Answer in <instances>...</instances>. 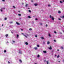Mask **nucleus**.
Segmentation results:
<instances>
[{
	"mask_svg": "<svg viewBox=\"0 0 64 64\" xmlns=\"http://www.w3.org/2000/svg\"><path fill=\"white\" fill-rule=\"evenodd\" d=\"M30 48H31V46H30Z\"/></svg>",
	"mask_w": 64,
	"mask_h": 64,
	"instance_id": "nucleus-61",
	"label": "nucleus"
},
{
	"mask_svg": "<svg viewBox=\"0 0 64 64\" xmlns=\"http://www.w3.org/2000/svg\"><path fill=\"white\" fill-rule=\"evenodd\" d=\"M37 47H39V45L38 44L37 46Z\"/></svg>",
	"mask_w": 64,
	"mask_h": 64,
	"instance_id": "nucleus-24",
	"label": "nucleus"
},
{
	"mask_svg": "<svg viewBox=\"0 0 64 64\" xmlns=\"http://www.w3.org/2000/svg\"><path fill=\"white\" fill-rule=\"evenodd\" d=\"M29 30H30V31L32 30V29L30 28L29 29Z\"/></svg>",
	"mask_w": 64,
	"mask_h": 64,
	"instance_id": "nucleus-30",
	"label": "nucleus"
},
{
	"mask_svg": "<svg viewBox=\"0 0 64 64\" xmlns=\"http://www.w3.org/2000/svg\"><path fill=\"white\" fill-rule=\"evenodd\" d=\"M8 64H10V62L9 61H8Z\"/></svg>",
	"mask_w": 64,
	"mask_h": 64,
	"instance_id": "nucleus-36",
	"label": "nucleus"
},
{
	"mask_svg": "<svg viewBox=\"0 0 64 64\" xmlns=\"http://www.w3.org/2000/svg\"><path fill=\"white\" fill-rule=\"evenodd\" d=\"M58 13L60 14L61 13V12L60 11H59L58 12Z\"/></svg>",
	"mask_w": 64,
	"mask_h": 64,
	"instance_id": "nucleus-15",
	"label": "nucleus"
},
{
	"mask_svg": "<svg viewBox=\"0 0 64 64\" xmlns=\"http://www.w3.org/2000/svg\"><path fill=\"white\" fill-rule=\"evenodd\" d=\"M47 44H50V42H47Z\"/></svg>",
	"mask_w": 64,
	"mask_h": 64,
	"instance_id": "nucleus-14",
	"label": "nucleus"
},
{
	"mask_svg": "<svg viewBox=\"0 0 64 64\" xmlns=\"http://www.w3.org/2000/svg\"><path fill=\"white\" fill-rule=\"evenodd\" d=\"M42 39H44V37H42L41 38Z\"/></svg>",
	"mask_w": 64,
	"mask_h": 64,
	"instance_id": "nucleus-19",
	"label": "nucleus"
},
{
	"mask_svg": "<svg viewBox=\"0 0 64 64\" xmlns=\"http://www.w3.org/2000/svg\"><path fill=\"white\" fill-rule=\"evenodd\" d=\"M4 20H7V18H4Z\"/></svg>",
	"mask_w": 64,
	"mask_h": 64,
	"instance_id": "nucleus-31",
	"label": "nucleus"
},
{
	"mask_svg": "<svg viewBox=\"0 0 64 64\" xmlns=\"http://www.w3.org/2000/svg\"><path fill=\"white\" fill-rule=\"evenodd\" d=\"M3 9H4V10H5V8H3Z\"/></svg>",
	"mask_w": 64,
	"mask_h": 64,
	"instance_id": "nucleus-41",
	"label": "nucleus"
},
{
	"mask_svg": "<svg viewBox=\"0 0 64 64\" xmlns=\"http://www.w3.org/2000/svg\"><path fill=\"white\" fill-rule=\"evenodd\" d=\"M57 56V55H55V56Z\"/></svg>",
	"mask_w": 64,
	"mask_h": 64,
	"instance_id": "nucleus-54",
	"label": "nucleus"
},
{
	"mask_svg": "<svg viewBox=\"0 0 64 64\" xmlns=\"http://www.w3.org/2000/svg\"><path fill=\"white\" fill-rule=\"evenodd\" d=\"M16 37H17V38H18V37H19V34H18L17 35Z\"/></svg>",
	"mask_w": 64,
	"mask_h": 64,
	"instance_id": "nucleus-8",
	"label": "nucleus"
},
{
	"mask_svg": "<svg viewBox=\"0 0 64 64\" xmlns=\"http://www.w3.org/2000/svg\"><path fill=\"white\" fill-rule=\"evenodd\" d=\"M48 36H49V37H51V35L49 33V34H48Z\"/></svg>",
	"mask_w": 64,
	"mask_h": 64,
	"instance_id": "nucleus-18",
	"label": "nucleus"
},
{
	"mask_svg": "<svg viewBox=\"0 0 64 64\" xmlns=\"http://www.w3.org/2000/svg\"><path fill=\"white\" fill-rule=\"evenodd\" d=\"M12 42L14 43H15V41H12Z\"/></svg>",
	"mask_w": 64,
	"mask_h": 64,
	"instance_id": "nucleus-40",
	"label": "nucleus"
},
{
	"mask_svg": "<svg viewBox=\"0 0 64 64\" xmlns=\"http://www.w3.org/2000/svg\"><path fill=\"white\" fill-rule=\"evenodd\" d=\"M28 18H31V16H28Z\"/></svg>",
	"mask_w": 64,
	"mask_h": 64,
	"instance_id": "nucleus-17",
	"label": "nucleus"
},
{
	"mask_svg": "<svg viewBox=\"0 0 64 64\" xmlns=\"http://www.w3.org/2000/svg\"><path fill=\"white\" fill-rule=\"evenodd\" d=\"M13 7H14V8L15 9V8H15V6H13Z\"/></svg>",
	"mask_w": 64,
	"mask_h": 64,
	"instance_id": "nucleus-34",
	"label": "nucleus"
},
{
	"mask_svg": "<svg viewBox=\"0 0 64 64\" xmlns=\"http://www.w3.org/2000/svg\"><path fill=\"white\" fill-rule=\"evenodd\" d=\"M57 51H59V50H58Z\"/></svg>",
	"mask_w": 64,
	"mask_h": 64,
	"instance_id": "nucleus-52",
	"label": "nucleus"
},
{
	"mask_svg": "<svg viewBox=\"0 0 64 64\" xmlns=\"http://www.w3.org/2000/svg\"><path fill=\"white\" fill-rule=\"evenodd\" d=\"M64 27V26H63Z\"/></svg>",
	"mask_w": 64,
	"mask_h": 64,
	"instance_id": "nucleus-63",
	"label": "nucleus"
},
{
	"mask_svg": "<svg viewBox=\"0 0 64 64\" xmlns=\"http://www.w3.org/2000/svg\"><path fill=\"white\" fill-rule=\"evenodd\" d=\"M2 1H3L4 2H5V0H2Z\"/></svg>",
	"mask_w": 64,
	"mask_h": 64,
	"instance_id": "nucleus-44",
	"label": "nucleus"
},
{
	"mask_svg": "<svg viewBox=\"0 0 64 64\" xmlns=\"http://www.w3.org/2000/svg\"><path fill=\"white\" fill-rule=\"evenodd\" d=\"M0 11L1 12H2V11H3V10H2V8L0 9Z\"/></svg>",
	"mask_w": 64,
	"mask_h": 64,
	"instance_id": "nucleus-16",
	"label": "nucleus"
},
{
	"mask_svg": "<svg viewBox=\"0 0 64 64\" xmlns=\"http://www.w3.org/2000/svg\"><path fill=\"white\" fill-rule=\"evenodd\" d=\"M27 6H28V4H26V5L25 6V7H27Z\"/></svg>",
	"mask_w": 64,
	"mask_h": 64,
	"instance_id": "nucleus-10",
	"label": "nucleus"
},
{
	"mask_svg": "<svg viewBox=\"0 0 64 64\" xmlns=\"http://www.w3.org/2000/svg\"><path fill=\"white\" fill-rule=\"evenodd\" d=\"M25 44L26 45H28V43L27 42H26L25 43Z\"/></svg>",
	"mask_w": 64,
	"mask_h": 64,
	"instance_id": "nucleus-6",
	"label": "nucleus"
},
{
	"mask_svg": "<svg viewBox=\"0 0 64 64\" xmlns=\"http://www.w3.org/2000/svg\"><path fill=\"white\" fill-rule=\"evenodd\" d=\"M44 61L45 62H46V60H45Z\"/></svg>",
	"mask_w": 64,
	"mask_h": 64,
	"instance_id": "nucleus-42",
	"label": "nucleus"
},
{
	"mask_svg": "<svg viewBox=\"0 0 64 64\" xmlns=\"http://www.w3.org/2000/svg\"><path fill=\"white\" fill-rule=\"evenodd\" d=\"M61 48L62 49H63V46H61Z\"/></svg>",
	"mask_w": 64,
	"mask_h": 64,
	"instance_id": "nucleus-20",
	"label": "nucleus"
},
{
	"mask_svg": "<svg viewBox=\"0 0 64 64\" xmlns=\"http://www.w3.org/2000/svg\"><path fill=\"white\" fill-rule=\"evenodd\" d=\"M52 20H54V18H52Z\"/></svg>",
	"mask_w": 64,
	"mask_h": 64,
	"instance_id": "nucleus-21",
	"label": "nucleus"
},
{
	"mask_svg": "<svg viewBox=\"0 0 64 64\" xmlns=\"http://www.w3.org/2000/svg\"><path fill=\"white\" fill-rule=\"evenodd\" d=\"M58 62H60V60H59V61H58Z\"/></svg>",
	"mask_w": 64,
	"mask_h": 64,
	"instance_id": "nucleus-49",
	"label": "nucleus"
},
{
	"mask_svg": "<svg viewBox=\"0 0 64 64\" xmlns=\"http://www.w3.org/2000/svg\"><path fill=\"white\" fill-rule=\"evenodd\" d=\"M40 57V55H39L38 54L37 56V57L38 58H39V57Z\"/></svg>",
	"mask_w": 64,
	"mask_h": 64,
	"instance_id": "nucleus-9",
	"label": "nucleus"
},
{
	"mask_svg": "<svg viewBox=\"0 0 64 64\" xmlns=\"http://www.w3.org/2000/svg\"><path fill=\"white\" fill-rule=\"evenodd\" d=\"M19 53L20 54H22V52H21V51H20Z\"/></svg>",
	"mask_w": 64,
	"mask_h": 64,
	"instance_id": "nucleus-25",
	"label": "nucleus"
},
{
	"mask_svg": "<svg viewBox=\"0 0 64 64\" xmlns=\"http://www.w3.org/2000/svg\"><path fill=\"white\" fill-rule=\"evenodd\" d=\"M21 30V31H23V29H22Z\"/></svg>",
	"mask_w": 64,
	"mask_h": 64,
	"instance_id": "nucleus-48",
	"label": "nucleus"
},
{
	"mask_svg": "<svg viewBox=\"0 0 64 64\" xmlns=\"http://www.w3.org/2000/svg\"><path fill=\"white\" fill-rule=\"evenodd\" d=\"M43 52L44 53H46L47 52H46V51H43Z\"/></svg>",
	"mask_w": 64,
	"mask_h": 64,
	"instance_id": "nucleus-4",
	"label": "nucleus"
},
{
	"mask_svg": "<svg viewBox=\"0 0 64 64\" xmlns=\"http://www.w3.org/2000/svg\"><path fill=\"white\" fill-rule=\"evenodd\" d=\"M48 26V25H47V24H46V27H47Z\"/></svg>",
	"mask_w": 64,
	"mask_h": 64,
	"instance_id": "nucleus-39",
	"label": "nucleus"
},
{
	"mask_svg": "<svg viewBox=\"0 0 64 64\" xmlns=\"http://www.w3.org/2000/svg\"><path fill=\"white\" fill-rule=\"evenodd\" d=\"M36 20H38V19H37V18H36Z\"/></svg>",
	"mask_w": 64,
	"mask_h": 64,
	"instance_id": "nucleus-46",
	"label": "nucleus"
},
{
	"mask_svg": "<svg viewBox=\"0 0 64 64\" xmlns=\"http://www.w3.org/2000/svg\"><path fill=\"white\" fill-rule=\"evenodd\" d=\"M22 5H23L24 4L23 3H22Z\"/></svg>",
	"mask_w": 64,
	"mask_h": 64,
	"instance_id": "nucleus-53",
	"label": "nucleus"
},
{
	"mask_svg": "<svg viewBox=\"0 0 64 64\" xmlns=\"http://www.w3.org/2000/svg\"><path fill=\"white\" fill-rule=\"evenodd\" d=\"M27 35H28V34H27Z\"/></svg>",
	"mask_w": 64,
	"mask_h": 64,
	"instance_id": "nucleus-62",
	"label": "nucleus"
},
{
	"mask_svg": "<svg viewBox=\"0 0 64 64\" xmlns=\"http://www.w3.org/2000/svg\"><path fill=\"white\" fill-rule=\"evenodd\" d=\"M28 12H30V13H31V11L30 10H28Z\"/></svg>",
	"mask_w": 64,
	"mask_h": 64,
	"instance_id": "nucleus-23",
	"label": "nucleus"
},
{
	"mask_svg": "<svg viewBox=\"0 0 64 64\" xmlns=\"http://www.w3.org/2000/svg\"><path fill=\"white\" fill-rule=\"evenodd\" d=\"M44 44L45 43V42H44Z\"/></svg>",
	"mask_w": 64,
	"mask_h": 64,
	"instance_id": "nucleus-59",
	"label": "nucleus"
},
{
	"mask_svg": "<svg viewBox=\"0 0 64 64\" xmlns=\"http://www.w3.org/2000/svg\"><path fill=\"white\" fill-rule=\"evenodd\" d=\"M12 23H13V22H10V24H11Z\"/></svg>",
	"mask_w": 64,
	"mask_h": 64,
	"instance_id": "nucleus-32",
	"label": "nucleus"
},
{
	"mask_svg": "<svg viewBox=\"0 0 64 64\" xmlns=\"http://www.w3.org/2000/svg\"><path fill=\"white\" fill-rule=\"evenodd\" d=\"M60 17L62 18H64V16H60Z\"/></svg>",
	"mask_w": 64,
	"mask_h": 64,
	"instance_id": "nucleus-5",
	"label": "nucleus"
},
{
	"mask_svg": "<svg viewBox=\"0 0 64 64\" xmlns=\"http://www.w3.org/2000/svg\"><path fill=\"white\" fill-rule=\"evenodd\" d=\"M48 7H51V6L50 4H48Z\"/></svg>",
	"mask_w": 64,
	"mask_h": 64,
	"instance_id": "nucleus-28",
	"label": "nucleus"
},
{
	"mask_svg": "<svg viewBox=\"0 0 64 64\" xmlns=\"http://www.w3.org/2000/svg\"><path fill=\"white\" fill-rule=\"evenodd\" d=\"M58 19L59 20H61V19L60 18H58Z\"/></svg>",
	"mask_w": 64,
	"mask_h": 64,
	"instance_id": "nucleus-45",
	"label": "nucleus"
},
{
	"mask_svg": "<svg viewBox=\"0 0 64 64\" xmlns=\"http://www.w3.org/2000/svg\"><path fill=\"white\" fill-rule=\"evenodd\" d=\"M12 33H13V32H12Z\"/></svg>",
	"mask_w": 64,
	"mask_h": 64,
	"instance_id": "nucleus-60",
	"label": "nucleus"
},
{
	"mask_svg": "<svg viewBox=\"0 0 64 64\" xmlns=\"http://www.w3.org/2000/svg\"><path fill=\"white\" fill-rule=\"evenodd\" d=\"M35 37H36V38H37V35H36L35 36Z\"/></svg>",
	"mask_w": 64,
	"mask_h": 64,
	"instance_id": "nucleus-37",
	"label": "nucleus"
},
{
	"mask_svg": "<svg viewBox=\"0 0 64 64\" xmlns=\"http://www.w3.org/2000/svg\"><path fill=\"white\" fill-rule=\"evenodd\" d=\"M49 49L50 50H51V49H52V47H51V46H50V47L49 48Z\"/></svg>",
	"mask_w": 64,
	"mask_h": 64,
	"instance_id": "nucleus-3",
	"label": "nucleus"
},
{
	"mask_svg": "<svg viewBox=\"0 0 64 64\" xmlns=\"http://www.w3.org/2000/svg\"><path fill=\"white\" fill-rule=\"evenodd\" d=\"M34 6H37V5H38V4H34Z\"/></svg>",
	"mask_w": 64,
	"mask_h": 64,
	"instance_id": "nucleus-2",
	"label": "nucleus"
},
{
	"mask_svg": "<svg viewBox=\"0 0 64 64\" xmlns=\"http://www.w3.org/2000/svg\"><path fill=\"white\" fill-rule=\"evenodd\" d=\"M54 33H55V34L56 33V32L55 31H54Z\"/></svg>",
	"mask_w": 64,
	"mask_h": 64,
	"instance_id": "nucleus-38",
	"label": "nucleus"
},
{
	"mask_svg": "<svg viewBox=\"0 0 64 64\" xmlns=\"http://www.w3.org/2000/svg\"><path fill=\"white\" fill-rule=\"evenodd\" d=\"M4 53H6V50H4Z\"/></svg>",
	"mask_w": 64,
	"mask_h": 64,
	"instance_id": "nucleus-29",
	"label": "nucleus"
},
{
	"mask_svg": "<svg viewBox=\"0 0 64 64\" xmlns=\"http://www.w3.org/2000/svg\"><path fill=\"white\" fill-rule=\"evenodd\" d=\"M52 17V16H51V15H50V18H51Z\"/></svg>",
	"mask_w": 64,
	"mask_h": 64,
	"instance_id": "nucleus-35",
	"label": "nucleus"
},
{
	"mask_svg": "<svg viewBox=\"0 0 64 64\" xmlns=\"http://www.w3.org/2000/svg\"><path fill=\"white\" fill-rule=\"evenodd\" d=\"M54 42H56V40H54Z\"/></svg>",
	"mask_w": 64,
	"mask_h": 64,
	"instance_id": "nucleus-43",
	"label": "nucleus"
},
{
	"mask_svg": "<svg viewBox=\"0 0 64 64\" xmlns=\"http://www.w3.org/2000/svg\"><path fill=\"white\" fill-rule=\"evenodd\" d=\"M49 64V62L48 61H47L46 62V64Z\"/></svg>",
	"mask_w": 64,
	"mask_h": 64,
	"instance_id": "nucleus-22",
	"label": "nucleus"
},
{
	"mask_svg": "<svg viewBox=\"0 0 64 64\" xmlns=\"http://www.w3.org/2000/svg\"><path fill=\"white\" fill-rule=\"evenodd\" d=\"M2 26H3V24H2Z\"/></svg>",
	"mask_w": 64,
	"mask_h": 64,
	"instance_id": "nucleus-55",
	"label": "nucleus"
},
{
	"mask_svg": "<svg viewBox=\"0 0 64 64\" xmlns=\"http://www.w3.org/2000/svg\"><path fill=\"white\" fill-rule=\"evenodd\" d=\"M19 61L20 63H22V60H19Z\"/></svg>",
	"mask_w": 64,
	"mask_h": 64,
	"instance_id": "nucleus-7",
	"label": "nucleus"
},
{
	"mask_svg": "<svg viewBox=\"0 0 64 64\" xmlns=\"http://www.w3.org/2000/svg\"><path fill=\"white\" fill-rule=\"evenodd\" d=\"M18 16H21V14H18Z\"/></svg>",
	"mask_w": 64,
	"mask_h": 64,
	"instance_id": "nucleus-27",
	"label": "nucleus"
},
{
	"mask_svg": "<svg viewBox=\"0 0 64 64\" xmlns=\"http://www.w3.org/2000/svg\"><path fill=\"white\" fill-rule=\"evenodd\" d=\"M22 34L24 36V37H26V38H27V36H26L25 35V34H24L23 33H22Z\"/></svg>",
	"mask_w": 64,
	"mask_h": 64,
	"instance_id": "nucleus-1",
	"label": "nucleus"
},
{
	"mask_svg": "<svg viewBox=\"0 0 64 64\" xmlns=\"http://www.w3.org/2000/svg\"><path fill=\"white\" fill-rule=\"evenodd\" d=\"M63 2H64V0H63Z\"/></svg>",
	"mask_w": 64,
	"mask_h": 64,
	"instance_id": "nucleus-58",
	"label": "nucleus"
},
{
	"mask_svg": "<svg viewBox=\"0 0 64 64\" xmlns=\"http://www.w3.org/2000/svg\"><path fill=\"white\" fill-rule=\"evenodd\" d=\"M28 9H30V8H28Z\"/></svg>",
	"mask_w": 64,
	"mask_h": 64,
	"instance_id": "nucleus-57",
	"label": "nucleus"
},
{
	"mask_svg": "<svg viewBox=\"0 0 64 64\" xmlns=\"http://www.w3.org/2000/svg\"><path fill=\"white\" fill-rule=\"evenodd\" d=\"M8 34H6V35L5 36L6 37H8Z\"/></svg>",
	"mask_w": 64,
	"mask_h": 64,
	"instance_id": "nucleus-13",
	"label": "nucleus"
},
{
	"mask_svg": "<svg viewBox=\"0 0 64 64\" xmlns=\"http://www.w3.org/2000/svg\"><path fill=\"white\" fill-rule=\"evenodd\" d=\"M18 12H19L20 13V10H19Z\"/></svg>",
	"mask_w": 64,
	"mask_h": 64,
	"instance_id": "nucleus-50",
	"label": "nucleus"
},
{
	"mask_svg": "<svg viewBox=\"0 0 64 64\" xmlns=\"http://www.w3.org/2000/svg\"><path fill=\"white\" fill-rule=\"evenodd\" d=\"M34 49L35 50H36V49H37V47L34 48Z\"/></svg>",
	"mask_w": 64,
	"mask_h": 64,
	"instance_id": "nucleus-11",
	"label": "nucleus"
},
{
	"mask_svg": "<svg viewBox=\"0 0 64 64\" xmlns=\"http://www.w3.org/2000/svg\"><path fill=\"white\" fill-rule=\"evenodd\" d=\"M59 57V55H58V56H57V58H58Z\"/></svg>",
	"mask_w": 64,
	"mask_h": 64,
	"instance_id": "nucleus-26",
	"label": "nucleus"
},
{
	"mask_svg": "<svg viewBox=\"0 0 64 64\" xmlns=\"http://www.w3.org/2000/svg\"><path fill=\"white\" fill-rule=\"evenodd\" d=\"M16 24H18V25H20V24L18 23L17 22H16Z\"/></svg>",
	"mask_w": 64,
	"mask_h": 64,
	"instance_id": "nucleus-12",
	"label": "nucleus"
},
{
	"mask_svg": "<svg viewBox=\"0 0 64 64\" xmlns=\"http://www.w3.org/2000/svg\"><path fill=\"white\" fill-rule=\"evenodd\" d=\"M9 43V42H7V43Z\"/></svg>",
	"mask_w": 64,
	"mask_h": 64,
	"instance_id": "nucleus-51",
	"label": "nucleus"
},
{
	"mask_svg": "<svg viewBox=\"0 0 64 64\" xmlns=\"http://www.w3.org/2000/svg\"><path fill=\"white\" fill-rule=\"evenodd\" d=\"M63 62H64V60H63Z\"/></svg>",
	"mask_w": 64,
	"mask_h": 64,
	"instance_id": "nucleus-56",
	"label": "nucleus"
},
{
	"mask_svg": "<svg viewBox=\"0 0 64 64\" xmlns=\"http://www.w3.org/2000/svg\"><path fill=\"white\" fill-rule=\"evenodd\" d=\"M60 3H62V2L61 1H60Z\"/></svg>",
	"mask_w": 64,
	"mask_h": 64,
	"instance_id": "nucleus-33",
	"label": "nucleus"
},
{
	"mask_svg": "<svg viewBox=\"0 0 64 64\" xmlns=\"http://www.w3.org/2000/svg\"><path fill=\"white\" fill-rule=\"evenodd\" d=\"M40 24L42 25V23H41Z\"/></svg>",
	"mask_w": 64,
	"mask_h": 64,
	"instance_id": "nucleus-47",
	"label": "nucleus"
}]
</instances>
